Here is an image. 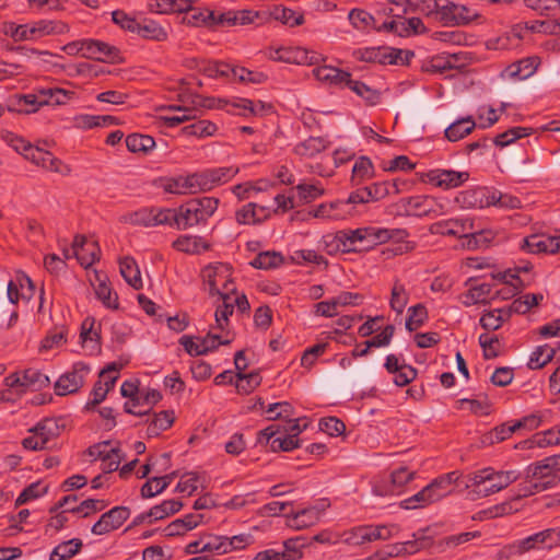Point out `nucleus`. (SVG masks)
I'll list each match as a JSON object with an SVG mask.
<instances>
[{
  "label": "nucleus",
  "instance_id": "f257e3e1",
  "mask_svg": "<svg viewBox=\"0 0 560 560\" xmlns=\"http://www.w3.org/2000/svg\"><path fill=\"white\" fill-rule=\"evenodd\" d=\"M518 477L520 474L516 470H495L492 467H486L469 474L466 487L472 499L486 498L505 489Z\"/></svg>",
  "mask_w": 560,
  "mask_h": 560
},
{
  "label": "nucleus",
  "instance_id": "f03ea898",
  "mask_svg": "<svg viewBox=\"0 0 560 560\" xmlns=\"http://www.w3.org/2000/svg\"><path fill=\"white\" fill-rule=\"evenodd\" d=\"M389 537L388 527H348L341 532H335L331 528L324 529L310 540L327 545L362 546L375 540H386Z\"/></svg>",
  "mask_w": 560,
  "mask_h": 560
},
{
  "label": "nucleus",
  "instance_id": "7ed1b4c3",
  "mask_svg": "<svg viewBox=\"0 0 560 560\" xmlns=\"http://www.w3.org/2000/svg\"><path fill=\"white\" fill-rule=\"evenodd\" d=\"M219 199L214 197L194 198L172 209L171 225L178 230H187L201 223H206L217 211Z\"/></svg>",
  "mask_w": 560,
  "mask_h": 560
},
{
  "label": "nucleus",
  "instance_id": "20e7f679",
  "mask_svg": "<svg viewBox=\"0 0 560 560\" xmlns=\"http://www.w3.org/2000/svg\"><path fill=\"white\" fill-rule=\"evenodd\" d=\"M456 478L454 471L435 478L418 493L401 501V508L406 510L419 509L441 500L451 493L452 485Z\"/></svg>",
  "mask_w": 560,
  "mask_h": 560
},
{
  "label": "nucleus",
  "instance_id": "39448f33",
  "mask_svg": "<svg viewBox=\"0 0 560 560\" xmlns=\"http://www.w3.org/2000/svg\"><path fill=\"white\" fill-rule=\"evenodd\" d=\"M386 232L377 231L376 228L365 226L355 230H340L337 238L343 245V253H360L369 250L386 237Z\"/></svg>",
  "mask_w": 560,
  "mask_h": 560
},
{
  "label": "nucleus",
  "instance_id": "423d86ee",
  "mask_svg": "<svg viewBox=\"0 0 560 560\" xmlns=\"http://www.w3.org/2000/svg\"><path fill=\"white\" fill-rule=\"evenodd\" d=\"M463 201L470 207L487 208L497 206L503 209H517L521 207V200L510 194H502L486 187H478L464 191Z\"/></svg>",
  "mask_w": 560,
  "mask_h": 560
},
{
  "label": "nucleus",
  "instance_id": "0eeeda50",
  "mask_svg": "<svg viewBox=\"0 0 560 560\" xmlns=\"http://www.w3.org/2000/svg\"><path fill=\"white\" fill-rule=\"evenodd\" d=\"M201 277L210 295L228 298V294H234L236 291L232 279V268L228 264H210L202 269Z\"/></svg>",
  "mask_w": 560,
  "mask_h": 560
},
{
  "label": "nucleus",
  "instance_id": "6e6552de",
  "mask_svg": "<svg viewBox=\"0 0 560 560\" xmlns=\"http://www.w3.org/2000/svg\"><path fill=\"white\" fill-rule=\"evenodd\" d=\"M396 207L408 217L436 218L445 213V206L438 198L424 195L401 198Z\"/></svg>",
  "mask_w": 560,
  "mask_h": 560
},
{
  "label": "nucleus",
  "instance_id": "1a4fd4ad",
  "mask_svg": "<svg viewBox=\"0 0 560 560\" xmlns=\"http://www.w3.org/2000/svg\"><path fill=\"white\" fill-rule=\"evenodd\" d=\"M358 60L380 65H406L413 52L392 47H371L354 52Z\"/></svg>",
  "mask_w": 560,
  "mask_h": 560
},
{
  "label": "nucleus",
  "instance_id": "9d476101",
  "mask_svg": "<svg viewBox=\"0 0 560 560\" xmlns=\"http://www.w3.org/2000/svg\"><path fill=\"white\" fill-rule=\"evenodd\" d=\"M311 540L304 536L285 539L277 548H269L256 553L253 560H300L303 549Z\"/></svg>",
  "mask_w": 560,
  "mask_h": 560
},
{
  "label": "nucleus",
  "instance_id": "9b49d317",
  "mask_svg": "<svg viewBox=\"0 0 560 560\" xmlns=\"http://www.w3.org/2000/svg\"><path fill=\"white\" fill-rule=\"evenodd\" d=\"M32 435L22 441L24 448L30 451H40L49 447V443L56 440L60 434L58 421L52 418H45L35 427L28 430Z\"/></svg>",
  "mask_w": 560,
  "mask_h": 560
},
{
  "label": "nucleus",
  "instance_id": "f8f14e48",
  "mask_svg": "<svg viewBox=\"0 0 560 560\" xmlns=\"http://www.w3.org/2000/svg\"><path fill=\"white\" fill-rule=\"evenodd\" d=\"M435 12L442 22L453 25H466L480 16L475 9L451 0H435Z\"/></svg>",
  "mask_w": 560,
  "mask_h": 560
},
{
  "label": "nucleus",
  "instance_id": "ddd939ff",
  "mask_svg": "<svg viewBox=\"0 0 560 560\" xmlns=\"http://www.w3.org/2000/svg\"><path fill=\"white\" fill-rule=\"evenodd\" d=\"M171 214L172 209L168 208H141L124 214L121 217V222L144 228L171 225Z\"/></svg>",
  "mask_w": 560,
  "mask_h": 560
},
{
  "label": "nucleus",
  "instance_id": "4468645a",
  "mask_svg": "<svg viewBox=\"0 0 560 560\" xmlns=\"http://www.w3.org/2000/svg\"><path fill=\"white\" fill-rule=\"evenodd\" d=\"M469 179L468 172L434 168L420 174V180L442 189H453L462 186Z\"/></svg>",
  "mask_w": 560,
  "mask_h": 560
},
{
  "label": "nucleus",
  "instance_id": "2eb2a0df",
  "mask_svg": "<svg viewBox=\"0 0 560 560\" xmlns=\"http://www.w3.org/2000/svg\"><path fill=\"white\" fill-rule=\"evenodd\" d=\"M90 368L83 362H75L71 371L62 374L55 384V393L58 396H66L77 393L84 384Z\"/></svg>",
  "mask_w": 560,
  "mask_h": 560
},
{
  "label": "nucleus",
  "instance_id": "dca6fc26",
  "mask_svg": "<svg viewBox=\"0 0 560 560\" xmlns=\"http://www.w3.org/2000/svg\"><path fill=\"white\" fill-rule=\"evenodd\" d=\"M237 173L238 167L234 166L214 167L196 172L198 190L210 191L211 189L230 182Z\"/></svg>",
  "mask_w": 560,
  "mask_h": 560
},
{
  "label": "nucleus",
  "instance_id": "f3484780",
  "mask_svg": "<svg viewBox=\"0 0 560 560\" xmlns=\"http://www.w3.org/2000/svg\"><path fill=\"white\" fill-rule=\"evenodd\" d=\"M474 230V222L469 218H454L435 222L430 225V233L443 236H468V232Z\"/></svg>",
  "mask_w": 560,
  "mask_h": 560
},
{
  "label": "nucleus",
  "instance_id": "a211bd4d",
  "mask_svg": "<svg viewBox=\"0 0 560 560\" xmlns=\"http://www.w3.org/2000/svg\"><path fill=\"white\" fill-rule=\"evenodd\" d=\"M559 480L560 478L558 474H549L547 476L540 475L539 477L526 476V478L517 486L515 500L550 489L557 486Z\"/></svg>",
  "mask_w": 560,
  "mask_h": 560
},
{
  "label": "nucleus",
  "instance_id": "6ab92c4d",
  "mask_svg": "<svg viewBox=\"0 0 560 560\" xmlns=\"http://www.w3.org/2000/svg\"><path fill=\"white\" fill-rule=\"evenodd\" d=\"M85 58L95 59L105 62H118L121 60L120 51L117 47L98 39H86Z\"/></svg>",
  "mask_w": 560,
  "mask_h": 560
},
{
  "label": "nucleus",
  "instance_id": "aec40b11",
  "mask_svg": "<svg viewBox=\"0 0 560 560\" xmlns=\"http://www.w3.org/2000/svg\"><path fill=\"white\" fill-rule=\"evenodd\" d=\"M313 74L318 81L339 89L348 88L352 79L350 72L326 65L314 68Z\"/></svg>",
  "mask_w": 560,
  "mask_h": 560
},
{
  "label": "nucleus",
  "instance_id": "412c9836",
  "mask_svg": "<svg viewBox=\"0 0 560 560\" xmlns=\"http://www.w3.org/2000/svg\"><path fill=\"white\" fill-rule=\"evenodd\" d=\"M72 250L81 266L88 268L98 260V247L95 242H89L84 236L77 235L73 240Z\"/></svg>",
  "mask_w": 560,
  "mask_h": 560
},
{
  "label": "nucleus",
  "instance_id": "4be33fe9",
  "mask_svg": "<svg viewBox=\"0 0 560 560\" xmlns=\"http://www.w3.org/2000/svg\"><path fill=\"white\" fill-rule=\"evenodd\" d=\"M163 189L168 194L175 195L197 194L199 190L196 173L186 176L168 178L164 182Z\"/></svg>",
  "mask_w": 560,
  "mask_h": 560
},
{
  "label": "nucleus",
  "instance_id": "5701e85b",
  "mask_svg": "<svg viewBox=\"0 0 560 560\" xmlns=\"http://www.w3.org/2000/svg\"><path fill=\"white\" fill-rule=\"evenodd\" d=\"M538 66V57H526L511 63L505 71L511 79L525 80L536 72Z\"/></svg>",
  "mask_w": 560,
  "mask_h": 560
},
{
  "label": "nucleus",
  "instance_id": "b1692460",
  "mask_svg": "<svg viewBox=\"0 0 560 560\" xmlns=\"http://www.w3.org/2000/svg\"><path fill=\"white\" fill-rule=\"evenodd\" d=\"M173 247L187 254H199L210 248L209 243L201 236L182 235L173 242Z\"/></svg>",
  "mask_w": 560,
  "mask_h": 560
},
{
  "label": "nucleus",
  "instance_id": "393cba45",
  "mask_svg": "<svg viewBox=\"0 0 560 560\" xmlns=\"http://www.w3.org/2000/svg\"><path fill=\"white\" fill-rule=\"evenodd\" d=\"M139 393L138 382L125 381L120 387V394L122 397L129 398L128 401L124 404V410L127 413L135 416H144L148 413V410H137L139 407V399L137 398V394Z\"/></svg>",
  "mask_w": 560,
  "mask_h": 560
},
{
  "label": "nucleus",
  "instance_id": "a878e982",
  "mask_svg": "<svg viewBox=\"0 0 560 560\" xmlns=\"http://www.w3.org/2000/svg\"><path fill=\"white\" fill-rule=\"evenodd\" d=\"M96 320L93 317H86L81 325L80 339L83 346L90 347L91 352H98L101 350V335L100 330L95 328Z\"/></svg>",
  "mask_w": 560,
  "mask_h": 560
},
{
  "label": "nucleus",
  "instance_id": "bb28decb",
  "mask_svg": "<svg viewBox=\"0 0 560 560\" xmlns=\"http://www.w3.org/2000/svg\"><path fill=\"white\" fill-rule=\"evenodd\" d=\"M476 128V122L471 116L457 119L451 124L444 131L448 141L456 142L472 132Z\"/></svg>",
  "mask_w": 560,
  "mask_h": 560
},
{
  "label": "nucleus",
  "instance_id": "cd10ccee",
  "mask_svg": "<svg viewBox=\"0 0 560 560\" xmlns=\"http://www.w3.org/2000/svg\"><path fill=\"white\" fill-rule=\"evenodd\" d=\"M119 269L122 278L133 289L142 288V279L136 260L131 257H124L119 260Z\"/></svg>",
  "mask_w": 560,
  "mask_h": 560
},
{
  "label": "nucleus",
  "instance_id": "c85d7f7f",
  "mask_svg": "<svg viewBox=\"0 0 560 560\" xmlns=\"http://www.w3.org/2000/svg\"><path fill=\"white\" fill-rule=\"evenodd\" d=\"M516 503L514 499L512 502H504L498 505H493L491 508L478 511L471 516V521L474 522H486L492 518H497L503 515L511 514L517 511V508L513 504Z\"/></svg>",
  "mask_w": 560,
  "mask_h": 560
},
{
  "label": "nucleus",
  "instance_id": "c756f323",
  "mask_svg": "<svg viewBox=\"0 0 560 560\" xmlns=\"http://www.w3.org/2000/svg\"><path fill=\"white\" fill-rule=\"evenodd\" d=\"M342 205L346 203L339 202V200L330 203H322L313 211V215L315 218H327L332 220H342L347 217H351L353 212L350 210H342Z\"/></svg>",
  "mask_w": 560,
  "mask_h": 560
},
{
  "label": "nucleus",
  "instance_id": "7c9ffc66",
  "mask_svg": "<svg viewBox=\"0 0 560 560\" xmlns=\"http://www.w3.org/2000/svg\"><path fill=\"white\" fill-rule=\"evenodd\" d=\"M327 148V142L320 137H310L294 147V153L301 158H313Z\"/></svg>",
  "mask_w": 560,
  "mask_h": 560
},
{
  "label": "nucleus",
  "instance_id": "2f4dec72",
  "mask_svg": "<svg viewBox=\"0 0 560 560\" xmlns=\"http://www.w3.org/2000/svg\"><path fill=\"white\" fill-rule=\"evenodd\" d=\"M540 541H544V534L537 533L518 542L505 547L501 552L506 557L522 555L530 549L539 548L541 546Z\"/></svg>",
  "mask_w": 560,
  "mask_h": 560
},
{
  "label": "nucleus",
  "instance_id": "473e14b6",
  "mask_svg": "<svg viewBox=\"0 0 560 560\" xmlns=\"http://www.w3.org/2000/svg\"><path fill=\"white\" fill-rule=\"evenodd\" d=\"M348 19L351 25L360 32H370L376 28V21L374 16L363 9H352Z\"/></svg>",
  "mask_w": 560,
  "mask_h": 560
},
{
  "label": "nucleus",
  "instance_id": "72a5a7b5",
  "mask_svg": "<svg viewBox=\"0 0 560 560\" xmlns=\"http://www.w3.org/2000/svg\"><path fill=\"white\" fill-rule=\"evenodd\" d=\"M47 94L45 90L37 93L21 95L18 98L19 112L32 113L44 105H48Z\"/></svg>",
  "mask_w": 560,
  "mask_h": 560
},
{
  "label": "nucleus",
  "instance_id": "f704fd0d",
  "mask_svg": "<svg viewBox=\"0 0 560 560\" xmlns=\"http://www.w3.org/2000/svg\"><path fill=\"white\" fill-rule=\"evenodd\" d=\"M218 130L215 124L210 120H197L182 128L180 132L186 137L207 138L213 136Z\"/></svg>",
  "mask_w": 560,
  "mask_h": 560
},
{
  "label": "nucleus",
  "instance_id": "c9c22d12",
  "mask_svg": "<svg viewBox=\"0 0 560 560\" xmlns=\"http://www.w3.org/2000/svg\"><path fill=\"white\" fill-rule=\"evenodd\" d=\"M330 506V502L328 499L323 498L315 502L314 505L308 508L301 509L299 511H290L293 518H298L300 516H307L311 523L320 522L322 515L326 512V510Z\"/></svg>",
  "mask_w": 560,
  "mask_h": 560
},
{
  "label": "nucleus",
  "instance_id": "e433bc0d",
  "mask_svg": "<svg viewBox=\"0 0 560 560\" xmlns=\"http://www.w3.org/2000/svg\"><path fill=\"white\" fill-rule=\"evenodd\" d=\"M409 301V292L398 279L394 281L390 292L389 305L397 314H402Z\"/></svg>",
  "mask_w": 560,
  "mask_h": 560
},
{
  "label": "nucleus",
  "instance_id": "4c0bfd02",
  "mask_svg": "<svg viewBox=\"0 0 560 560\" xmlns=\"http://www.w3.org/2000/svg\"><path fill=\"white\" fill-rule=\"evenodd\" d=\"M82 547V541L79 538H72L67 541L60 542L54 548L50 553V560H67L77 555Z\"/></svg>",
  "mask_w": 560,
  "mask_h": 560
},
{
  "label": "nucleus",
  "instance_id": "58836bf2",
  "mask_svg": "<svg viewBox=\"0 0 560 560\" xmlns=\"http://www.w3.org/2000/svg\"><path fill=\"white\" fill-rule=\"evenodd\" d=\"M126 147L133 153H148L155 147V141L151 136L132 133L127 136Z\"/></svg>",
  "mask_w": 560,
  "mask_h": 560
},
{
  "label": "nucleus",
  "instance_id": "ea45409f",
  "mask_svg": "<svg viewBox=\"0 0 560 560\" xmlns=\"http://www.w3.org/2000/svg\"><path fill=\"white\" fill-rule=\"evenodd\" d=\"M556 350L548 346H538L530 354L527 366L530 370H538L548 364L555 357Z\"/></svg>",
  "mask_w": 560,
  "mask_h": 560
},
{
  "label": "nucleus",
  "instance_id": "a19ab883",
  "mask_svg": "<svg viewBox=\"0 0 560 560\" xmlns=\"http://www.w3.org/2000/svg\"><path fill=\"white\" fill-rule=\"evenodd\" d=\"M259 372L253 371L250 373L240 372L236 374L235 387L238 394L248 395L261 383Z\"/></svg>",
  "mask_w": 560,
  "mask_h": 560
},
{
  "label": "nucleus",
  "instance_id": "79ce46f5",
  "mask_svg": "<svg viewBox=\"0 0 560 560\" xmlns=\"http://www.w3.org/2000/svg\"><path fill=\"white\" fill-rule=\"evenodd\" d=\"M195 109L187 107H170L168 113L160 118L167 127H176L187 120L195 118Z\"/></svg>",
  "mask_w": 560,
  "mask_h": 560
},
{
  "label": "nucleus",
  "instance_id": "37998d69",
  "mask_svg": "<svg viewBox=\"0 0 560 560\" xmlns=\"http://www.w3.org/2000/svg\"><path fill=\"white\" fill-rule=\"evenodd\" d=\"M20 374L22 377L24 390L31 387L33 389H42L47 387L50 383L47 375L35 369H27Z\"/></svg>",
  "mask_w": 560,
  "mask_h": 560
},
{
  "label": "nucleus",
  "instance_id": "c03bdc74",
  "mask_svg": "<svg viewBox=\"0 0 560 560\" xmlns=\"http://www.w3.org/2000/svg\"><path fill=\"white\" fill-rule=\"evenodd\" d=\"M270 15L275 20L280 21L282 24L289 25L291 27L301 25L304 22L303 14L296 13L295 11L282 5L273 7Z\"/></svg>",
  "mask_w": 560,
  "mask_h": 560
},
{
  "label": "nucleus",
  "instance_id": "a18cd8bd",
  "mask_svg": "<svg viewBox=\"0 0 560 560\" xmlns=\"http://www.w3.org/2000/svg\"><path fill=\"white\" fill-rule=\"evenodd\" d=\"M348 89L362 97L369 105H376L381 100L380 91L372 89L361 81L351 79V83H349Z\"/></svg>",
  "mask_w": 560,
  "mask_h": 560
},
{
  "label": "nucleus",
  "instance_id": "49530a36",
  "mask_svg": "<svg viewBox=\"0 0 560 560\" xmlns=\"http://www.w3.org/2000/svg\"><path fill=\"white\" fill-rule=\"evenodd\" d=\"M130 516V510L127 506H115L104 513L94 525H122Z\"/></svg>",
  "mask_w": 560,
  "mask_h": 560
},
{
  "label": "nucleus",
  "instance_id": "de8ad7c7",
  "mask_svg": "<svg viewBox=\"0 0 560 560\" xmlns=\"http://www.w3.org/2000/svg\"><path fill=\"white\" fill-rule=\"evenodd\" d=\"M174 419V412L170 410L155 413L148 427L149 435H159L161 431L167 430L173 424Z\"/></svg>",
  "mask_w": 560,
  "mask_h": 560
},
{
  "label": "nucleus",
  "instance_id": "09e8293b",
  "mask_svg": "<svg viewBox=\"0 0 560 560\" xmlns=\"http://www.w3.org/2000/svg\"><path fill=\"white\" fill-rule=\"evenodd\" d=\"M517 430L518 428L516 427V422L512 424L502 423L485 434L483 443L494 444L503 442L506 439L511 438L512 434Z\"/></svg>",
  "mask_w": 560,
  "mask_h": 560
},
{
  "label": "nucleus",
  "instance_id": "8fccbe9b",
  "mask_svg": "<svg viewBox=\"0 0 560 560\" xmlns=\"http://www.w3.org/2000/svg\"><path fill=\"white\" fill-rule=\"evenodd\" d=\"M205 477L197 472H186L180 477L179 482L176 486V491L180 493L192 494L198 490L199 487L203 488Z\"/></svg>",
  "mask_w": 560,
  "mask_h": 560
},
{
  "label": "nucleus",
  "instance_id": "3c124183",
  "mask_svg": "<svg viewBox=\"0 0 560 560\" xmlns=\"http://www.w3.org/2000/svg\"><path fill=\"white\" fill-rule=\"evenodd\" d=\"M492 295V285L489 283H481L475 287H471L467 294L464 304L469 306L479 303H487L488 299H491Z\"/></svg>",
  "mask_w": 560,
  "mask_h": 560
},
{
  "label": "nucleus",
  "instance_id": "603ef678",
  "mask_svg": "<svg viewBox=\"0 0 560 560\" xmlns=\"http://www.w3.org/2000/svg\"><path fill=\"white\" fill-rule=\"evenodd\" d=\"M428 319V311L427 307L419 303L409 307L408 317L406 319V328L409 331L417 330L420 328L425 320Z\"/></svg>",
  "mask_w": 560,
  "mask_h": 560
},
{
  "label": "nucleus",
  "instance_id": "864d4df0",
  "mask_svg": "<svg viewBox=\"0 0 560 560\" xmlns=\"http://www.w3.org/2000/svg\"><path fill=\"white\" fill-rule=\"evenodd\" d=\"M135 32L144 38L154 40H164L167 37L165 30L153 21L138 22Z\"/></svg>",
  "mask_w": 560,
  "mask_h": 560
},
{
  "label": "nucleus",
  "instance_id": "5fc2aeb1",
  "mask_svg": "<svg viewBox=\"0 0 560 560\" xmlns=\"http://www.w3.org/2000/svg\"><path fill=\"white\" fill-rule=\"evenodd\" d=\"M223 303L218 306L214 313L215 326L214 328L224 330L229 326V316L233 314L234 304L232 303L231 294L228 298H220Z\"/></svg>",
  "mask_w": 560,
  "mask_h": 560
},
{
  "label": "nucleus",
  "instance_id": "6e6d98bb",
  "mask_svg": "<svg viewBox=\"0 0 560 560\" xmlns=\"http://www.w3.org/2000/svg\"><path fill=\"white\" fill-rule=\"evenodd\" d=\"M223 303L218 306L214 313L215 326L214 328L224 330L229 326V316L233 314L234 304L232 303L231 294L228 298H220Z\"/></svg>",
  "mask_w": 560,
  "mask_h": 560
},
{
  "label": "nucleus",
  "instance_id": "4d7b16f0",
  "mask_svg": "<svg viewBox=\"0 0 560 560\" xmlns=\"http://www.w3.org/2000/svg\"><path fill=\"white\" fill-rule=\"evenodd\" d=\"M479 345L482 348L485 359H494L501 353V342L498 336H491L488 332L479 336Z\"/></svg>",
  "mask_w": 560,
  "mask_h": 560
},
{
  "label": "nucleus",
  "instance_id": "13d9d810",
  "mask_svg": "<svg viewBox=\"0 0 560 560\" xmlns=\"http://www.w3.org/2000/svg\"><path fill=\"white\" fill-rule=\"evenodd\" d=\"M530 135V129L525 127H513L502 133H499L493 142L497 147L504 148L515 140L527 137Z\"/></svg>",
  "mask_w": 560,
  "mask_h": 560
},
{
  "label": "nucleus",
  "instance_id": "bf43d9fd",
  "mask_svg": "<svg viewBox=\"0 0 560 560\" xmlns=\"http://www.w3.org/2000/svg\"><path fill=\"white\" fill-rule=\"evenodd\" d=\"M374 172L371 160L366 156L359 158L352 168V182L360 184L361 180L372 177Z\"/></svg>",
  "mask_w": 560,
  "mask_h": 560
},
{
  "label": "nucleus",
  "instance_id": "052dcab7",
  "mask_svg": "<svg viewBox=\"0 0 560 560\" xmlns=\"http://www.w3.org/2000/svg\"><path fill=\"white\" fill-rule=\"evenodd\" d=\"M97 299L107 308L117 310L119 306L118 295L106 282H100L95 289Z\"/></svg>",
  "mask_w": 560,
  "mask_h": 560
},
{
  "label": "nucleus",
  "instance_id": "680f3d73",
  "mask_svg": "<svg viewBox=\"0 0 560 560\" xmlns=\"http://www.w3.org/2000/svg\"><path fill=\"white\" fill-rule=\"evenodd\" d=\"M77 501L78 497L75 494L65 495L58 501L56 504V510H60V513L57 515L58 522L60 524L69 521V518L65 516L67 513H70L73 516H78V505H75Z\"/></svg>",
  "mask_w": 560,
  "mask_h": 560
},
{
  "label": "nucleus",
  "instance_id": "e2e57ef3",
  "mask_svg": "<svg viewBox=\"0 0 560 560\" xmlns=\"http://www.w3.org/2000/svg\"><path fill=\"white\" fill-rule=\"evenodd\" d=\"M68 329L65 326L56 327L49 331L48 335L42 341L43 350H50L58 348L67 341Z\"/></svg>",
  "mask_w": 560,
  "mask_h": 560
},
{
  "label": "nucleus",
  "instance_id": "0e129e2a",
  "mask_svg": "<svg viewBox=\"0 0 560 560\" xmlns=\"http://www.w3.org/2000/svg\"><path fill=\"white\" fill-rule=\"evenodd\" d=\"M258 206L254 202L244 205L235 213V219L241 224H254L261 220V215L257 211Z\"/></svg>",
  "mask_w": 560,
  "mask_h": 560
},
{
  "label": "nucleus",
  "instance_id": "69168bd1",
  "mask_svg": "<svg viewBox=\"0 0 560 560\" xmlns=\"http://www.w3.org/2000/svg\"><path fill=\"white\" fill-rule=\"evenodd\" d=\"M182 502L177 500H165L160 505L153 506L151 510V515L156 521H161L166 516L178 512L182 508Z\"/></svg>",
  "mask_w": 560,
  "mask_h": 560
},
{
  "label": "nucleus",
  "instance_id": "338daca9",
  "mask_svg": "<svg viewBox=\"0 0 560 560\" xmlns=\"http://www.w3.org/2000/svg\"><path fill=\"white\" fill-rule=\"evenodd\" d=\"M524 3L541 15H550L560 9V0H524Z\"/></svg>",
  "mask_w": 560,
  "mask_h": 560
},
{
  "label": "nucleus",
  "instance_id": "774afa93",
  "mask_svg": "<svg viewBox=\"0 0 560 560\" xmlns=\"http://www.w3.org/2000/svg\"><path fill=\"white\" fill-rule=\"evenodd\" d=\"M47 492V487L42 482H33L27 486L16 498L15 504L22 505L31 500L37 499Z\"/></svg>",
  "mask_w": 560,
  "mask_h": 560
}]
</instances>
